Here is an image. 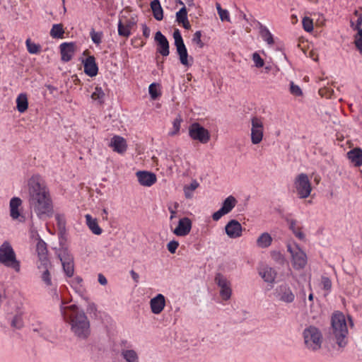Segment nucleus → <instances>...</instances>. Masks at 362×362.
<instances>
[{"label": "nucleus", "mask_w": 362, "mask_h": 362, "mask_svg": "<svg viewBox=\"0 0 362 362\" xmlns=\"http://www.w3.org/2000/svg\"><path fill=\"white\" fill-rule=\"evenodd\" d=\"M215 282L220 288V296L224 300H228L232 295L231 284L228 279L221 273L216 274Z\"/></svg>", "instance_id": "nucleus-12"}, {"label": "nucleus", "mask_w": 362, "mask_h": 362, "mask_svg": "<svg viewBox=\"0 0 362 362\" xmlns=\"http://www.w3.org/2000/svg\"><path fill=\"white\" fill-rule=\"evenodd\" d=\"M10 216L13 220L20 222L25 221V217L23 214V201L18 197H13L9 202Z\"/></svg>", "instance_id": "nucleus-11"}, {"label": "nucleus", "mask_w": 362, "mask_h": 362, "mask_svg": "<svg viewBox=\"0 0 362 362\" xmlns=\"http://www.w3.org/2000/svg\"><path fill=\"white\" fill-rule=\"evenodd\" d=\"M29 203L40 220L51 218L54 214L53 202L45 182L39 175H33L28 182Z\"/></svg>", "instance_id": "nucleus-1"}, {"label": "nucleus", "mask_w": 362, "mask_h": 362, "mask_svg": "<svg viewBox=\"0 0 362 362\" xmlns=\"http://www.w3.org/2000/svg\"><path fill=\"white\" fill-rule=\"evenodd\" d=\"M252 60L255 63V66L257 68H261L264 65V59L260 57V55L257 52L253 53Z\"/></svg>", "instance_id": "nucleus-49"}, {"label": "nucleus", "mask_w": 362, "mask_h": 362, "mask_svg": "<svg viewBox=\"0 0 362 362\" xmlns=\"http://www.w3.org/2000/svg\"><path fill=\"white\" fill-rule=\"evenodd\" d=\"M187 18V11L185 6H183L181 8L177 13H176V21L180 24L181 23H184L185 20Z\"/></svg>", "instance_id": "nucleus-40"}, {"label": "nucleus", "mask_w": 362, "mask_h": 362, "mask_svg": "<svg viewBox=\"0 0 362 362\" xmlns=\"http://www.w3.org/2000/svg\"><path fill=\"white\" fill-rule=\"evenodd\" d=\"M55 219L59 229H64L66 226V219L64 215L57 214L55 215Z\"/></svg>", "instance_id": "nucleus-51"}, {"label": "nucleus", "mask_w": 362, "mask_h": 362, "mask_svg": "<svg viewBox=\"0 0 362 362\" xmlns=\"http://www.w3.org/2000/svg\"><path fill=\"white\" fill-rule=\"evenodd\" d=\"M179 246V243L177 240H171L167 244V249L171 253L174 254Z\"/></svg>", "instance_id": "nucleus-53"}, {"label": "nucleus", "mask_w": 362, "mask_h": 362, "mask_svg": "<svg viewBox=\"0 0 362 362\" xmlns=\"http://www.w3.org/2000/svg\"><path fill=\"white\" fill-rule=\"evenodd\" d=\"M237 199L233 195L228 196L222 203L221 207L212 214V218L218 221L223 216L229 214L236 206Z\"/></svg>", "instance_id": "nucleus-13"}, {"label": "nucleus", "mask_w": 362, "mask_h": 362, "mask_svg": "<svg viewBox=\"0 0 362 362\" xmlns=\"http://www.w3.org/2000/svg\"><path fill=\"white\" fill-rule=\"evenodd\" d=\"M16 108L21 113L25 112L28 108V100L26 93H20L16 98Z\"/></svg>", "instance_id": "nucleus-28"}, {"label": "nucleus", "mask_w": 362, "mask_h": 362, "mask_svg": "<svg viewBox=\"0 0 362 362\" xmlns=\"http://www.w3.org/2000/svg\"><path fill=\"white\" fill-rule=\"evenodd\" d=\"M192 228V221L187 217L182 218L179 220L177 226L173 230V233L177 236H186Z\"/></svg>", "instance_id": "nucleus-20"}, {"label": "nucleus", "mask_w": 362, "mask_h": 362, "mask_svg": "<svg viewBox=\"0 0 362 362\" xmlns=\"http://www.w3.org/2000/svg\"><path fill=\"white\" fill-rule=\"evenodd\" d=\"M290 92L296 96H300L303 94L300 88L298 85L294 84L293 82L291 83Z\"/></svg>", "instance_id": "nucleus-52"}, {"label": "nucleus", "mask_w": 362, "mask_h": 362, "mask_svg": "<svg viewBox=\"0 0 362 362\" xmlns=\"http://www.w3.org/2000/svg\"><path fill=\"white\" fill-rule=\"evenodd\" d=\"M84 67V72L90 77L95 76L98 72V67L93 56H88L82 61Z\"/></svg>", "instance_id": "nucleus-21"}, {"label": "nucleus", "mask_w": 362, "mask_h": 362, "mask_svg": "<svg viewBox=\"0 0 362 362\" xmlns=\"http://www.w3.org/2000/svg\"><path fill=\"white\" fill-rule=\"evenodd\" d=\"M83 279L80 276L74 277L71 281V286L76 291H80L82 289Z\"/></svg>", "instance_id": "nucleus-44"}, {"label": "nucleus", "mask_w": 362, "mask_h": 362, "mask_svg": "<svg viewBox=\"0 0 362 362\" xmlns=\"http://www.w3.org/2000/svg\"><path fill=\"white\" fill-rule=\"evenodd\" d=\"M11 326L16 329H21L23 326L22 316L20 315H15L11 321Z\"/></svg>", "instance_id": "nucleus-47"}, {"label": "nucleus", "mask_w": 362, "mask_h": 362, "mask_svg": "<svg viewBox=\"0 0 362 362\" xmlns=\"http://www.w3.org/2000/svg\"><path fill=\"white\" fill-rule=\"evenodd\" d=\"M127 143L124 138L115 135V152L124 155L127 150Z\"/></svg>", "instance_id": "nucleus-26"}, {"label": "nucleus", "mask_w": 362, "mask_h": 362, "mask_svg": "<svg viewBox=\"0 0 362 362\" xmlns=\"http://www.w3.org/2000/svg\"><path fill=\"white\" fill-rule=\"evenodd\" d=\"M50 36L54 39L64 38V30L62 24H54L50 30Z\"/></svg>", "instance_id": "nucleus-33"}, {"label": "nucleus", "mask_w": 362, "mask_h": 362, "mask_svg": "<svg viewBox=\"0 0 362 362\" xmlns=\"http://www.w3.org/2000/svg\"><path fill=\"white\" fill-rule=\"evenodd\" d=\"M98 282L101 285H106L107 283V281L106 277L103 274H98Z\"/></svg>", "instance_id": "nucleus-62"}, {"label": "nucleus", "mask_w": 362, "mask_h": 362, "mask_svg": "<svg viewBox=\"0 0 362 362\" xmlns=\"http://www.w3.org/2000/svg\"><path fill=\"white\" fill-rule=\"evenodd\" d=\"M148 92L151 99L153 100L157 99L160 95V93L158 90L155 83H153L149 86Z\"/></svg>", "instance_id": "nucleus-46"}, {"label": "nucleus", "mask_w": 362, "mask_h": 362, "mask_svg": "<svg viewBox=\"0 0 362 362\" xmlns=\"http://www.w3.org/2000/svg\"><path fill=\"white\" fill-rule=\"evenodd\" d=\"M303 344L306 349L311 352H317L322 349L323 334L322 331L315 325L306 327L302 332Z\"/></svg>", "instance_id": "nucleus-4"}, {"label": "nucleus", "mask_w": 362, "mask_h": 362, "mask_svg": "<svg viewBox=\"0 0 362 362\" xmlns=\"http://www.w3.org/2000/svg\"><path fill=\"white\" fill-rule=\"evenodd\" d=\"M155 41L157 44L156 51L163 57H167L170 54L169 42L166 37L160 31L155 34Z\"/></svg>", "instance_id": "nucleus-15"}, {"label": "nucleus", "mask_w": 362, "mask_h": 362, "mask_svg": "<svg viewBox=\"0 0 362 362\" xmlns=\"http://www.w3.org/2000/svg\"><path fill=\"white\" fill-rule=\"evenodd\" d=\"M216 9L219 15V17L222 21L230 22V14L228 10L223 9L221 5L218 4H216Z\"/></svg>", "instance_id": "nucleus-39"}, {"label": "nucleus", "mask_w": 362, "mask_h": 362, "mask_svg": "<svg viewBox=\"0 0 362 362\" xmlns=\"http://www.w3.org/2000/svg\"><path fill=\"white\" fill-rule=\"evenodd\" d=\"M199 184L197 180H192V182L189 185H185L184 187V193L185 196L187 199H190L193 196V192L198 188Z\"/></svg>", "instance_id": "nucleus-34"}, {"label": "nucleus", "mask_w": 362, "mask_h": 362, "mask_svg": "<svg viewBox=\"0 0 362 362\" xmlns=\"http://www.w3.org/2000/svg\"><path fill=\"white\" fill-rule=\"evenodd\" d=\"M118 34L120 36L126 37H128L131 34L129 27L128 25H124V21L122 19H119L118 22Z\"/></svg>", "instance_id": "nucleus-38"}, {"label": "nucleus", "mask_w": 362, "mask_h": 362, "mask_svg": "<svg viewBox=\"0 0 362 362\" xmlns=\"http://www.w3.org/2000/svg\"><path fill=\"white\" fill-rule=\"evenodd\" d=\"M33 331L39 333L42 337H46V330L43 326H40L39 327L33 328Z\"/></svg>", "instance_id": "nucleus-59"}, {"label": "nucleus", "mask_w": 362, "mask_h": 362, "mask_svg": "<svg viewBox=\"0 0 362 362\" xmlns=\"http://www.w3.org/2000/svg\"><path fill=\"white\" fill-rule=\"evenodd\" d=\"M0 263L17 272L21 269L20 262L17 260L16 253L8 241H4L0 246Z\"/></svg>", "instance_id": "nucleus-5"}, {"label": "nucleus", "mask_w": 362, "mask_h": 362, "mask_svg": "<svg viewBox=\"0 0 362 362\" xmlns=\"http://www.w3.org/2000/svg\"><path fill=\"white\" fill-rule=\"evenodd\" d=\"M225 231L229 238H238L242 236L243 227L237 220L232 219L226 225Z\"/></svg>", "instance_id": "nucleus-18"}, {"label": "nucleus", "mask_w": 362, "mask_h": 362, "mask_svg": "<svg viewBox=\"0 0 362 362\" xmlns=\"http://www.w3.org/2000/svg\"><path fill=\"white\" fill-rule=\"evenodd\" d=\"M322 285L325 290L330 291L332 288V281L329 277L322 276Z\"/></svg>", "instance_id": "nucleus-54"}, {"label": "nucleus", "mask_w": 362, "mask_h": 362, "mask_svg": "<svg viewBox=\"0 0 362 362\" xmlns=\"http://www.w3.org/2000/svg\"><path fill=\"white\" fill-rule=\"evenodd\" d=\"M271 257L272 259L277 264H284L285 262V257L279 251H272Z\"/></svg>", "instance_id": "nucleus-41"}, {"label": "nucleus", "mask_w": 362, "mask_h": 362, "mask_svg": "<svg viewBox=\"0 0 362 362\" xmlns=\"http://www.w3.org/2000/svg\"><path fill=\"white\" fill-rule=\"evenodd\" d=\"M202 31L197 30L194 33L192 37L193 43L196 44L199 48H202L204 45V42L202 41Z\"/></svg>", "instance_id": "nucleus-48"}, {"label": "nucleus", "mask_w": 362, "mask_h": 362, "mask_svg": "<svg viewBox=\"0 0 362 362\" xmlns=\"http://www.w3.org/2000/svg\"><path fill=\"white\" fill-rule=\"evenodd\" d=\"M173 38L175 40V45L176 47L177 53L179 55L180 63L185 66H191L188 62V53L187 48L178 29L175 30L173 33Z\"/></svg>", "instance_id": "nucleus-9"}, {"label": "nucleus", "mask_w": 362, "mask_h": 362, "mask_svg": "<svg viewBox=\"0 0 362 362\" xmlns=\"http://www.w3.org/2000/svg\"><path fill=\"white\" fill-rule=\"evenodd\" d=\"M149 305L151 313L159 315L165 307V297L163 294L158 293L150 300Z\"/></svg>", "instance_id": "nucleus-19"}, {"label": "nucleus", "mask_w": 362, "mask_h": 362, "mask_svg": "<svg viewBox=\"0 0 362 362\" xmlns=\"http://www.w3.org/2000/svg\"><path fill=\"white\" fill-rule=\"evenodd\" d=\"M288 251L291 255V262L296 270L303 269L305 267L308 258L305 252L300 248L298 245L293 246L288 245L287 246Z\"/></svg>", "instance_id": "nucleus-7"}, {"label": "nucleus", "mask_w": 362, "mask_h": 362, "mask_svg": "<svg viewBox=\"0 0 362 362\" xmlns=\"http://www.w3.org/2000/svg\"><path fill=\"white\" fill-rule=\"evenodd\" d=\"M57 254L62 264L74 262V257L66 248L59 249Z\"/></svg>", "instance_id": "nucleus-32"}, {"label": "nucleus", "mask_w": 362, "mask_h": 362, "mask_svg": "<svg viewBox=\"0 0 362 362\" xmlns=\"http://www.w3.org/2000/svg\"><path fill=\"white\" fill-rule=\"evenodd\" d=\"M177 208H178V204L176 202L174 204L173 206H168V210L171 214L170 217V218L171 220L175 216V214H176V211H177Z\"/></svg>", "instance_id": "nucleus-56"}, {"label": "nucleus", "mask_w": 362, "mask_h": 362, "mask_svg": "<svg viewBox=\"0 0 362 362\" xmlns=\"http://www.w3.org/2000/svg\"><path fill=\"white\" fill-rule=\"evenodd\" d=\"M85 218L86 223L90 231L95 235H100L103 230L99 226L97 219L90 214H86Z\"/></svg>", "instance_id": "nucleus-25"}, {"label": "nucleus", "mask_w": 362, "mask_h": 362, "mask_svg": "<svg viewBox=\"0 0 362 362\" xmlns=\"http://www.w3.org/2000/svg\"><path fill=\"white\" fill-rule=\"evenodd\" d=\"M303 28L307 32H311L313 30V20L308 17H305L302 21Z\"/></svg>", "instance_id": "nucleus-45"}, {"label": "nucleus", "mask_w": 362, "mask_h": 362, "mask_svg": "<svg viewBox=\"0 0 362 362\" xmlns=\"http://www.w3.org/2000/svg\"><path fill=\"white\" fill-rule=\"evenodd\" d=\"M297 227H299L297 225V221L294 219H291L289 221V228L293 231V233H295V231L297 230Z\"/></svg>", "instance_id": "nucleus-60"}, {"label": "nucleus", "mask_w": 362, "mask_h": 362, "mask_svg": "<svg viewBox=\"0 0 362 362\" xmlns=\"http://www.w3.org/2000/svg\"><path fill=\"white\" fill-rule=\"evenodd\" d=\"M258 25L259 35L262 40L269 45H274V41L273 35L271 33L269 30L259 22L258 23Z\"/></svg>", "instance_id": "nucleus-27"}, {"label": "nucleus", "mask_w": 362, "mask_h": 362, "mask_svg": "<svg viewBox=\"0 0 362 362\" xmlns=\"http://www.w3.org/2000/svg\"><path fill=\"white\" fill-rule=\"evenodd\" d=\"M142 32H143V35H144L146 38L149 37L151 30H150V29L147 27V25H145V24L142 25Z\"/></svg>", "instance_id": "nucleus-61"}, {"label": "nucleus", "mask_w": 362, "mask_h": 362, "mask_svg": "<svg viewBox=\"0 0 362 362\" xmlns=\"http://www.w3.org/2000/svg\"><path fill=\"white\" fill-rule=\"evenodd\" d=\"M276 298L286 303H291L295 300V294L291 288L286 284H282L278 286L275 293Z\"/></svg>", "instance_id": "nucleus-14"}, {"label": "nucleus", "mask_w": 362, "mask_h": 362, "mask_svg": "<svg viewBox=\"0 0 362 362\" xmlns=\"http://www.w3.org/2000/svg\"><path fill=\"white\" fill-rule=\"evenodd\" d=\"M251 142L252 144H259L264 136V124L262 119L253 117L251 119Z\"/></svg>", "instance_id": "nucleus-10"}, {"label": "nucleus", "mask_w": 362, "mask_h": 362, "mask_svg": "<svg viewBox=\"0 0 362 362\" xmlns=\"http://www.w3.org/2000/svg\"><path fill=\"white\" fill-rule=\"evenodd\" d=\"M354 44L356 49L362 55V38H354Z\"/></svg>", "instance_id": "nucleus-58"}, {"label": "nucleus", "mask_w": 362, "mask_h": 362, "mask_svg": "<svg viewBox=\"0 0 362 362\" xmlns=\"http://www.w3.org/2000/svg\"><path fill=\"white\" fill-rule=\"evenodd\" d=\"M139 183L144 187H151L154 185L157 181V177L155 173L146 171L139 170L136 173Z\"/></svg>", "instance_id": "nucleus-17"}, {"label": "nucleus", "mask_w": 362, "mask_h": 362, "mask_svg": "<svg viewBox=\"0 0 362 362\" xmlns=\"http://www.w3.org/2000/svg\"><path fill=\"white\" fill-rule=\"evenodd\" d=\"M90 35L91 37V40L93 42L96 44L99 45L101 42L102 39V33L100 32H95L93 29L90 32Z\"/></svg>", "instance_id": "nucleus-50"}, {"label": "nucleus", "mask_w": 362, "mask_h": 362, "mask_svg": "<svg viewBox=\"0 0 362 362\" xmlns=\"http://www.w3.org/2000/svg\"><path fill=\"white\" fill-rule=\"evenodd\" d=\"M64 272L67 277H71L74 273V262L62 264Z\"/></svg>", "instance_id": "nucleus-42"}, {"label": "nucleus", "mask_w": 362, "mask_h": 362, "mask_svg": "<svg viewBox=\"0 0 362 362\" xmlns=\"http://www.w3.org/2000/svg\"><path fill=\"white\" fill-rule=\"evenodd\" d=\"M361 25H362V15L358 14V18L356 20V25H354V23L351 22V26L354 30V29H359L361 27Z\"/></svg>", "instance_id": "nucleus-57"}, {"label": "nucleus", "mask_w": 362, "mask_h": 362, "mask_svg": "<svg viewBox=\"0 0 362 362\" xmlns=\"http://www.w3.org/2000/svg\"><path fill=\"white\" fill-rule=\"evenodd\" d=\"M272 238L268 233H262L257 240V245L260 248H267L271 245Z\"/></svg>", "instance_id": "nucleus-31"}, {"label": "nucleus", "mask_w": 362, "mask_h": 362, "mask_svg": "<svg viewBox=\"0 0 362 362\" xmlns=\"http://www.w3.org/2000/svg\"><path fill=\"white\" fill-rule=\"evenodd\" d=\"M36 251L40 262V264L37 265L38 269H40L41 266L51 265L47 257V244L41 238L37 243Z\"/></svg>", "instance_id": "nucleus-16"}, {"label": "nucleus", "mask_w": 362, "mask_h": 362, "mask_svg": "<svg viewBox=\"0 0 362 362\" xmlns=\"http://www.w3.org/2000/svg\"><path fill=\"white\" fill-rule=\"evenodd\" d=\"M25 45L30 54H36L40 51V45L33 42L30 38L26 40Z\"/></svg>", "instance_id": "nucleus-37"}, {"label": "nucleus", "mask_w": 362, "mask_h": 362, "mask_svg": "<svg viewBox=\"0 0 362 362\" xmlns=\"http://www.w3.org/2000/svg\"><path fill=\"white\" fill-rule=\"evenodd\" d=\"M119 346H120V353H121L123 350L131 349L132 347V344H131V342L128 341L127 340H122L119 343Z\"/></svg>", "instance_id": "nucleus-55"}, {"label": "nucleus", "mask_w": 362, "mask_h": 362, "mask_svg": "<svg viewBox=\"0 0 362 362\" xmlns=\"http://www.w3.org/2000/svg\"><path fill=\"white\" fill-rule=\"evenodd\" d=\"M182 122V119L181 117H177L174 119L173 124V131L169 133V135L174 136L179 133L180 129V125L181 122Z\"/></svg>", "instance_id": "nucleus-43"}, {"label": "nucleus", "mask_w": 362, "mask_h": 362, "mask_svg": "<svg viewBox=\"0 0 362 362\" xmlns=\"http://www.w3.org/2000/svg\"><path fill=\"white\" fill-rule=\"evenodd\" d=\"M295 235L300 240H303L305 238L303 233L300 230V227H297V230L294 233Z\"/></svg>", "instance_id": "nucleus-63"}, {"label": "nucleus", "mask_w": 362, "mask_h": 362, "mask_svg": "<svg viewBox=\"0 0 362 362\" xmlns=\"http://www.w3.org/2000/svg\"><path fill=\"white\" fill-rule=\"evenodd\" d=\"M259 274L265 282L272 284L274 282L277 274L272 267L265 266L259 270Z\"/></svg>", "instance_id": "nucleus-23"}, {"label": "nucleus", "mask_w": 362, "mask_h": 362, "mask_svg": "<svg viewBox=\"0 0 362 362\" xmlns=\"http://www.w3.org/2000/svg\"><path fill=\"white\" fill-rule=\"evenodd\" d=\"M60 53L62 60L68 62L74 55L75 51V45L74 42H63L60 45Z\"/></svg>", "instance_id": "nucleus-22"}, {"label": "nucleus", "mask_w": 362, "mask_h": 362, "mask_svg": "<svg viewBox=\"0 0 362 362\" xmlns=\"http://www.w3.org/2000/svg\"><path fill=\"white\" fill-rule=\"evenodd\" d=\"M151 8L155 19L161 21L163 18V10L159 0H153L151 2Z\"/></svg>", "instance_id": "nucleus-29"}, {"label": "nucleus", "mask_w": 362, "mask_h": 362, "mask_svg": "<svg viewBox=\"0 0 362 362\" xmlns=\"http://www.w3.org/2000/svg\"><path fill=\"white\" fill-rule=\"evenodd\" d=\"M120 355L126 362H139V357L137 352L132 349L123 350Z\"/></svg>", "instance_id": "nucleus-30"}, {"label": "nucleus", "mask_w": 362, "mask_h": 362, "mask_svg": "<svg viewBox=\"0 0 362 362\" xmlns=\"http://www.w3.org/2000/svg\"><path fill=\"white\" fill-rule=\"evenodd\" d=\"M50 265H46L45 266H41V269H44L42 272V274L41 275L42 280L44 281V283L47 286H50L52 285V279H51V275L49 272V267Z\"/></svg>", "instance_id": "nucleus-36"}, {"label": "nucleus", "mask_w": 362, "mask_h": 362, "mask_svg": "<svg viewBox=\"0 0 362 362\" xmlns=\"http://www.w3.org/2000/svg\"><path fill=\"white\" fill-rule=\"evenodd\" d=\"M105 94L103 92L102 88L100 87H95V90L91 94V98L95 100L98 101V103L102 104L104 102Z\"/></svg>", "instance_id": "nucleus-35"}, {"label": "nucleus", "mask_w": 362, "mask_h": 362, "mask_svg": "<svg viewBox=\"0 0 362 362\" xmlns=\"http://www.w3.org/2000/svg\"><path fill=\"white\" fill-rule=\"evenodd\" d=\"M62 302L60 311L63 319L67 323L71 332L78 338L85 339L90 333V321L83 310L72 304L64 306Z\"/></svg>", "instance_id": "nucleus-2"}, {"label": "nucleus", "mask_w": 362, "mask_h": 362, "mask_svg": "<svg viewBox=\"0 0 362 362\" xmlns=\"http://www.w3.org/2000/svg\"><path fill=\"white\" fill-rule=\"evenodd\" d=\"M130 274H131L133 280L134 281V282L135 283H138L139 282V274L136 272H135L134 270H131Z\"/></svg>", "instance_id": "nucleus-64"}, {"label": "nucleus", "mask_w": 362, "mask_h": 362, "mask_svg": "<svg viewBox=\"0 0 362 362\" xmlns=\"http://www.w3.org/2000/svg\"><path fill=\"white\" fill-rule=\"evenodd\" d=\"M331 336L339 348L344 349L348 344V327L345 316L341 312H335L331 318Z\"/></svg>", "instance_id": "nucleus-3"}, {"label": "nucleus", "mask_w": 362, "mask_h": 362, "mask_svg": "<svg viewBox=\"0 0 362 362\" xmlns=\"http://www.w3.org/2000/svg\"><path fill=\"white\" fill-rule=\"evenodd\" d=\"M348 159L354 164L355 167L362 165V149L361 148H354L347 153Z\"/></svg>", "instance_id": "nucleus-24"}, {"label": "nucleus", "mask_w": 362, "mask_h": 362, "mask_svg": "<svg viewBox=\"0 0 362 362\" xmlns=\"http://www.w3.org/2000/svg\"><path fill=\"white\" fill-rule=\"evenodd\" d=\"M293 185L300 199H305L310 195L312 186L307 174L298 175L294 180Z\"/></svg>", "instance_id": "nucleus-6"}, {"label": "nucleus", "mask_w": 362, "mask_h": 362, "mask_svg": "<svg viewBox=\"0 0 362 362\" xmlns=\"http://www.w3.org/2000/svg\"><path fill=\"white\" fill-rule=\"evenodd\" d=\"M189 136L192 140L204 144H207L211 138L209 130L197 122H194L189 126Z\"/></svg>", "instance_id": "nucleus-8"}]
</instances>
